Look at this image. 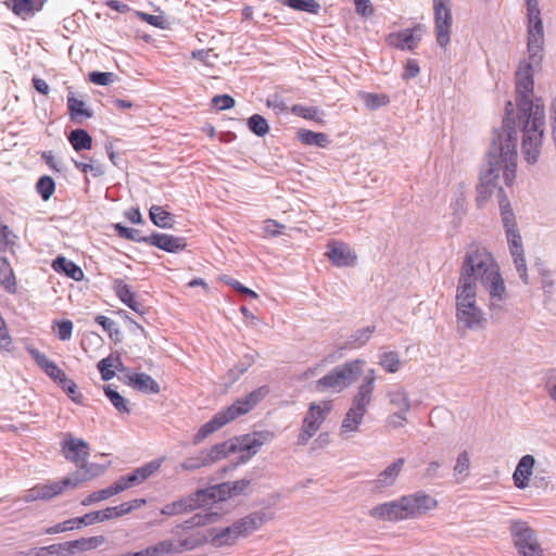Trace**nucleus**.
<instances>
[{
    "label": "nucleus",
    "mask_w": 556,
    "mask_h": 556,
    "mask_svg": "<svg viewBox=\"0 0 556 556\" xmlns=\"http://www.w3.org/2000/svg\"><path fill=\"white\" fill-rule=\"evenodd\" d=\"M478 285L488 295V309L492 319L505 313L508 291L500 265L482 247H471L463 261L456 287V320L460 329L479 330L486 326V317L477 303Z\"/></svg>",
    "instance_id": "obj_1"
},
{
    "label": "nucleus",
    "mask_w": 556,
    "mask_h": 556,
    "mask_svg": "<svg viewBox=\"0 0 556 556\" xmlns=\"http://www.w3.org/2000/svg\"><path fill=\"white\" fill-rule=\"evenodd\" d=\"M540 66L528 60L520 63L516 73L518 125L522 127L521 154L529 165L539 161L545 126L543 101L532 100L533 74Z\"/></svg>",
    "instance_id": "obj_2"
},
{
    "label": "nucleus",
    "mask_w": 556,
    "mask_h": 556,
    "mask_svg": "<svg viewBox=\"0 0 556 556\" xmlns=\"http://www.w3.org/2000/svg\"><path fill=\"white\" fill-rule=\"evenodd\" d=\"M506 113L501 129L493 134L492 142L488 152V167L481 172V184L479 186L480 199H486L495 188V180L503 169L504 180L510 186L516 177L517 167V128L511 117L513 103L507 102Z\"/></svg>",
    "instance_id": "obj_3"
},
{
    "label": "nucleus",
    "mask_w": 556,
    "mask_h": 556,
    "mask_svg": "<svg viewBox=\"0 0 556 556\" xmlns=\"http://www.w3.org/2000/svg\"><path fill=\"white\" fill-rule=\"evenodd\" d=\"M269 389L266 386L260 387L248 395L238 399L232 405L228 406L214 415V417L205 422L193 437V444L198 445L208 435L223 428L237 417L252 410L267 394Z\"/></svg>",
    "instance_id": "obj_4"
},
{
    "label": "nucleus",
    "mask_w": 556,
    "mask_h": 556,
    "mask_svg": "<svg viewBox=\"0 0 556 556\" xmlns=\"http://www.w3.org/2000/svg\"><path fill=\"white\" fill-rule=\"evenodd\" d=\"M375 376L374 370L370 369L364 377L357 393L353 399L352 406L345 414L342 425L340 427L339 435L342 440H349L353 433L358 431V427L367 412V407L371 402L374 391Z\"/></svg>",
    "instance_id": "obj_5"
},
{
    "label": "nucleus",
    "mask_w": 556,
    "mask_h": 556,
    "mask_svg": "<svg viewBox=\"0 0 556 556\" xmlns=\"http://www.w3.org/2000/svg\"><path fill=\"white\" fill-rule=\"evenodd\" d=\"M268 520L262 511L252 513L226 528H212L207 530L208 542L216 547L230 546L241 536H248L261 528Z\"/></svg>",
    "instance_id": "obj_6"
},
{
    "label": "nucleus",
    "mask_w": 556,
    "mask_h": 556,
    "mask_svg": "<svg viewBox=\"0 0 556 556\" xmlns=\"http://www.w3.org/2000/svg\"><path fill=\"white\" fill-rule=\"evenodd\" d=\"M437 506V501L422 492L401 497L399 501L384 503V518L399 521L417 518Z\"/></svg>",
    "instance_id": "obj_7"
},
{
    "label": "nucleus",
    "mask_w": 556,
    "mask_h": 556,
    "mask_svg": "<svg viewBox=\"0 0 556 556\" xmlns=\"http://www.w3.org/2000/svg\"><path fill=\"white\" fill-rule=\"evenodd\" d=\"M364 364L363 361L355 359L337 366L328 375L316 381L315 390L320 393H339L343 391L363 375Z\"/></svg>",
    "instance_id": "obj_8"
},
{
    "label": "nucleus",
    "mask_w": 556,
    "mask_h": 556,
    "mask_svg": "<svg viewBox=\"0 0 556 556\" xmlns=\"http://www.w3.org/2000/svg\"><path fill=\"white\" fill-rule=\"evenodd\" d=\"M332 409L331 402H321L319 404L312 403L303 419L300 433L298 435V444L305 445L317 433L320 426Z\"/></svg>",
    "instance_id": "obj_9"
},
{
    "label": "nucleus",
    "mask_w": 556,
    "mask_h": 556,
    "mask_svg": "<svg viewBox=\"0 0 556 556\" xmlns=\"http://www.w3.org/2000/svg\"><path fill=\"white\" fill-rule=\"evenodd\" d=\"M410 409V402L407 394L401 390L388 392L387 410L389 416L387 418V427L391 429L402 428L406 425V414Z\"/></svg>",
    "instance_id": "obj_10"
},
{
    "label": "nucleus",
    "mask_w": 556,
    "mask_h": 556,
    "mask_svg": "<svg viewBox=\"0 0 556 556\" xmlns=\"http://www.w3.org/2000/svg\"><path fill=\"white\" fill-rule=\"evenodd\" d=\"M434 25L437 42L441 48H446L452 33L451 0H433Z\"/></svg>",
    "instance_id": "obj_11"
},
{
    "label": "nucleus",
    "mask_w": 556,
    "mask_h": 556,
    "mask_svg": "<svg viewBox=\"0 0 556 556\" xmlns=\"http://www.w3.org/2000/svg\"><path fill=\"white\" fill-rule=\"evenodd\" d=\"M505 232H506L509 251L513 256L516 270H517L520 279L523 281V283L528 285L529 276H528L527 263H526V258H525L521 236L518 231V228L509 229V230H506Z\"/></svg>",
    "instance_id": "obj_12"
},
{
    "label": "nucleus",
    "mask_w": 556,
    "mask_h": 556,
    "mask_svg": "<svg viewBox=\"0 0 556 556\" xmlns=\"http://www.w3.org/2000/svg\"><path fill=\"white\" fill-rule=\"evenodd\" d=\"M544 30L542 21L528 22V53L532 64H542Z\"/></svg>",
    "instance_id": "obj_13"
},
{
    "label": "nucleus",
    "mask_w": 556,
    "mask_h": 556,
    "mask_svg": "<svg viewBox=\"0 0 556 556\" xmlns=\"http://www.w3.org/2000/svg\"><path fill=\"white\" fill-rule=\"evenodd\" d=\"M422 37L421 26L406 28L399 33H392L388 36L387 41L390 46L401 50H414Z\"/></svg>",
    "instance_id": "obj_14"
},
{
    "label": "nucleus",
    "mask_w": 556,
    "mask_h": 556,
    "mask_svg": "<svg viewBox=\"0 0 556 556\" xmlns=\"http://www.w3.org/2000/svg\"><path fill=\"white\" fill-rule=\"evenodd\" d=\"M62 447L65 458L76 465L83 464L89 456L88 443L83 439L73 438L71 434H67Z\"/></svg>",
    "instance_id": "obj_15"
},
{
    "label": "nucleus",
    "mask_w": 556,
    "mask_h": 556,
    "mask_svg": "<svg viewBox=\"0 0 556 556\" xmlns=\"http://www.w3.org/2000/svg\"><path fill=\"white\" fill-rule=\"evenodd\" d=\"M509 531L518 552L538 541L535 531L526 521H511Z\"/></svg>",
    "instance_id": "obj_16"
},
{
    "label": "nucleus",
    "mask_w": 556,
    "mask_h": 556,
    "mask_svg": "<svg viewBox=\"0 0 556 556\" xmlns=\"http://www.w3.org/2000/svg\"><path fill=\"white\" fill-rule=\"evenodd\" d=\"M326 255L338 267L353 266L356 263V254L342 242H330L327 245Z\"/></svg>",
    "instance_id": "obj_17"
},
{
    "label": "nucleus",
    "mask_w": 556,
    "mask_h": 556,
    "mask_svg": "<svg viewBox=\"0 0 556 556\" xmlns=\"http://www.w3.org/2000/svg\"><path fill=\"white\" fill-rule=\"evenodd\" d=\"M535 466L534 456L527 454L523 455L513 473L514 484L519 490H525L530 485V479L533 476Z\"/></svg>",
    "instance_id": "obj_18"
},
{
    "label": "nucleus",
    "mask_w": 556,
    "mask_h": 556,
    "mask_svg": "<svg viewBox=\"0 0 556 556\" xmlns=\"http://www.w3.org/2000/svg\"><path fill=\"white\" fill-rule=\"evenodd\" d=\"M146 243L156 247L169 253L182 251L186 247V240L181 237H175L167 233H153L148 236Z\"/></svg>",
    "instance_id": "obj_19"
},
{
    "label": "nucleus",
    "mask_w": 556,
    "mask_h": 556,
    "mask_svg": "<svg viewBox=\"0 0 556 556\" xmlns=\"http://www.w3.org/2000/svg\"><path fill=\"white\" fill-rule=\"evenodd\" d=\"M63 491L59 481H54L48 484H37L34 488L26 491L22 500L25 503H30L39 500L49 501L60 494Z\"/></svg>",
    "instance_id": "obj_20"
},
{
    "label": "nucleus",
    "mask_w": 556,
    "mask_h": 556,
    "mask_svg": "<svg viewBox=\"0 0 556 556\" xmlns=\"http://www.w3.org/2000/svg\"><path fill=\"white\" fill-rule=\"evenodd\" d=\"M126 383L132 389L146 393L157 394L160 392V384L148 374L144 372H130L127 371Z\"/></svg>",
    "instance_id": "obj_21"
},
{
    "label": "nucleus",
    "mask_w": 556,
    "mask_h": 556,
    "mask_svg": "<svg viewBox=\"0 0 556 556\" xmlns=\"http://www.w3.org/2000/svg\"><path fill=\"white\" fill-rule=\"evenodd\" d=\"M114 290L118 299L134 312L139 315H143L146 313V307L138 300L137 293L134 292L124 280L116 279L114 281Z\"/></svg>",
    "instance_id": "obj_22"
},
{
    "label": "nucleus",
    "mask_w": 556,
    "mask_h": 556,
    "mask_svg": "<svg viewBox=\"0 0 556 556\" xmlns=\"http://www.w3.org/2000/svg\"><path fill=\"white\" fill-rule=\"evenodd\" d=\"M199 507H202V503L200 497L197 496V492L190 494L187 497H182L178 501L166 504L161 513L166 516H175L186 513L188 510H193Z\"/></svg>",
    "instance_id": "obj_23"
},
{
    "label": "nucleus",
    "mask_w": 556,
    "mask_h": 556,
    "mask_svg": "<svg viewBox=\"0 0 556 556\" xmlns=\"http://www.w3.org/2000/svg\"><path fill=\"white\" fill-rule=\"evenodd\" d=\"M197 496L200 497L202 506H205L211 502L225 501L233 495L230 489V482H224L207 489L198 490Z\"/></svg>",
    "instance_id": "obj_24"
},
{
    "label": "nucleus",
    "mask_w": 556,
    "mask_h": 556,
    "mask_svg": "<svg viewBox=\"0 0 556 556\" xmlns=\"http://www.w3.org/2000/svg\"><path fill=\"white\" fill-rule=\"evenodd\" d=\"M67 109L71 119L77 124L93 116V112L87 108L86 102L76 98L73 93L67 97Z\"/></svg>",
    "instance_id": "obj_25"
},
{
    "label": "nucleus",
    "mask_w": 556,
    "mask_h": 556,
    "mask_svg": "<svg viewBox=\"0 0 556 556\" xmlns=\"http://www.w3.org/2000/svg\"><path fill=\"white\" fill-rule=\"evenodd\" d=\"M103 535H96L89 538H79L77 540L67 541L70 554L75 555L76 553H85L93 551L105 543Z\"/></svg>",
    "instance_id": "obj_26"
},
{
    "label": "nucleus",
    "mask_w": 556,
    "mask_h": 556,
    "mask_svg": "<svg viewBox=\"0 0 556 556\" xmlns=\"http://www.w3.org/2000/svg\"><path fill=\"white\" fill-rule=\"evenodd\" d=\"M71 549L68 548L67 541L63 543H55L45 547L33 548L28 552H17L13 556H68Z\"/></svg>",
    "instance_id": "obj_27"
},
{
    "label": "nucleus",
    "mask_w": 556,
    "mask_h": 556,
    "mask_svg": "<svg viewBox=\"0 0 556 556\" xmlns=\"http://www.w3.org/2000/svg\"><path fill=\"white\" fill-rule=\"evenodd\" d=\"M238 450L235 445V440L226 441L212 446L208 451H203L206 463L210 465L226 458L229 454L236 453Z\"/></svg>",
    "instance_id": "obj_28"
},
{
    "label": "nucleus",
    "mask_w": 556,
    "mask_h": 556,
    "mask_svg": "<svg viewBox=\"0 0 556 556\" xmlns=\"http://www.w3.org/2000/svg\"><path fill=\"white\" fill-rule=\"evenodd\" d=\"M52 267L56 273H64L68 278L76 281H80L84 278L83 269L63 256L56 257L52 263Z\"/></svg>",
    "instance_id": "obj_29"
},
{
    "label": "nucleus",
    "mask_w": 556,
    "mask_h": 556,
    "mask_svg": "<svg viewBox=\"0 0 556 556\" xmlns=\"http://www.w3.org/2000/svg\"><path fill=\"white\" fill-rule=\"evenodd\" d=\"M162 465V459L152 460L140 468L135 469L131 473L127 475V480L132 485H138L156 472Z\"/></svg>",
    "instance_id": "obj_30"
},
{
    "label": "nucleus",
    "mask_w": 556,
    "mask_h": 556,
    "mask_svg": "<svg viewBox=\"0 0 556 556\" xmlns=\"http://www.w3.org/2000/svg\"><path fill=\"white\" fill-rule=\"evenodd\" d=\"M46 0H13L10 8L17 16L26 18L41 10Z\"/></svg>",
    "instance_id": "obj_31"
},
{
    "label": "nucleus",
    "mask_w": 556,
    "mask_h": 556,
    "mask_svg": "<svg viewBox=\"0 0 556 556\" xmlns=\"http://www.w3.org/2000/svg\"><path fill=\"white\" fill-rule=\"evenodd\" d=\"M68 141L75 151L90 150L92 147L91 136L81 128L74 129L68 135Z\"/></svg>",
    "instance_id": "obj_32"
},
{
    "label": "nucleus",
    "mask_w": 556,
    "mask_h": 556,
    "mask_svg": "<svg viewBox=\"0 0 556 556\" xmlns=\"http://www.w3.org/2000/svg\"><path fill=\"white\" fill-rule=\"evenodd\" d=\"M78 469L71 476H67L59 481L63 492L67 489H77L84 482L90 481L87 476V471L81 464L77 465Z\"/></svg>",
    "instance_id": "obj_33"
},
{
    "label": "nucleus",
    "mask_w": 556,
    "mask_h": 556,
    "mask_svg": "<svg viewBox=\"0 0 556 556\" xmlns=\"http://www.w3.org/2000/svg\"><path fill=\"white\" fill-rule=\"evenodd\" d=\"M298 137L301 140V142L306 146L325 148L330 143V140L326 134L315 132L307 129H300L298 131Z\"/></svg>",
    "instance_id": "obj_34"
},
{
    "label": "nucleus",
    "mask_w": 556,
    "mask_h": 556,
    "mask_svg": "<svg viewBox=\"0 0 556 556\" xmlns=\"http://www.w3.org/2000/svg\"><path fill=\"white\" fill-rule=\"evenodd\" d=\"M151 222L160 228H173V215L160 205H152L149 211Z\"/></svg>",
    "instance_id": "obj_35"
},
{
    "label": "nucleus",
    "mask_w": 556,
    "mask_h": 556,
    "mask_svg": "<svg viewBox=\"0 0 556 556\" xmlns=\"http://www.w3.org/2000/svg\"><path fill=\"white\" fill-rule=\"evenodd\" d=\"M205 542H208V533L203 534L201 532H195L187 536H180L177 547L179 553H182L185 551H192Z\"/></svg>",
    "instance_id": "obj_36"
},
{
    "label": "nucleus",
    "mask_w": 556,
    "mask_h": 556,
    "mask_svg": "<svg viewBox=\"0 0 556 556\" xmlns=\"http://www.w3.org/2000/svg\"><path fill=\"white\" fill-rule=\"evenodd\" d=\"M470 465L471 463L468 452L464 451L459 453L453 468V473L457 483L464 482L468 478Z\"/></svg>",
    "instance_id": "obj_37"
},
{
    "label": "nucleus",
    "mask_w": 556,
    "mask_h": 556,
    "mask_svg": "<svg viewBox=\"0 0 556 556\" xmlns=\"http://www.w3.org/2000/svg\"><path fill=\"white\" fill-rule=\"evenodd\" d=\"M235 445L238 452L249 453L247 457H242V460L249 459L252 455L256 454L261 447V444L256 442V438L252 433L235 439Z\"/></svg>",
    "instance_id": "obj_38"
},
{
    "label": "nucleus",
    "mask_w": 556,
    "mask_h": 556,
    "mask_svg": "<svg viewBox=\"0 0 556 556\" xmlns=\"http://www.w3.org/2000/svg\"><path fill=\"white\" fill-rule=\"evenodd\" d=\"M0 285L9 292L15 291V276L7 257H0Z\"/></svg>",
    "instance_id": "obj_39"
},
{
    "label": "nucleus",
    "mask_w": 556,
    "mask_h": 556,
    "mask_svg": "<svg viewBox=\"0 0 556 556\" xmlns=\"http://www.w3.org/2000/svg\"><path fill=\"white\" fill-rule=\"evenodd\" d=\"M104 393L118 413L130 414L131 409L127 399L113 390L110 386L104 387Z\"/></svg>",
    "instance_id": "obj_40"
},
{
    "label": "nucleus",
    "mask_w": 556,
    "mask_h": 556,
    "mask_svg": "<svg viewBox=\"0 0 556 556\" xmlns=\"http://www.w3.org/2000/svg\"><path fill=\"white\" fill-rule=\"evenodd\" d=\"M110 519H112L111 510L108 507L103 510L90 511L88 514H85L84 516L79 517L78 522L80 523V527H87Z\"/></svg>",
    "instance_id": "obj_41"
},
{
    "label": "nucleus",
    "mask_w": 556,
    "mask_h": 556,
    "mask_svg": "<svg viewBox=\"0 0 556 556\" xmlns=\"http://www.w3.org/2000/svg\"><path fill=\"white\" fill-rule=\"evenodd\" d=\"M151 552L153 556H169L179 554L177 544L172 540H163L154 545H151Z\"/></svg>",
    "instance_id": "obj_42"
},
{
    "label": "nucleus",
    "mask_w": 556,
    "mask_h": 556,
    "mask_svg": "<svg viewBox=\"0 0 556 556\" xmlns=\"http://www.w3.org/2000/svg\"><path fill=\"white\" fill-rule=\"evenodd\" d=\"M248 127L258 137H263L269 131V125L266 118L258 114H254L248 119Z\"/></svg>",
    "instance_id": "obj_43"
},
{
    "label": "nucleus",
    "mask_w": 556,
    "mask_h": 556,
    "mask_svg": "<svg viewBox=\"0 0 556 556\" xmlns=\"http://www.w3.org/2000/svg\"><path fill=\"white\" fill-rule=\"evenodd\" d=\"M218 518V514L216 513H205V514H195L191 519L186 520L182 525V529H191L192 527L197 526H205L207 523H212L216 521Z\"/></svg>",
    "instance_id": "obj_44"
},
{
    "label": "nucleus",
    "mask_w": 556,
    "mask_h": 556,
    "mask_svg": "<svg viewBox=\"0 0 556 556\" xmlns=\"http://www.w3.org/2000/svg\"><path fill=\"white\" fill-rule=\"evenodd\" d=\"M404 464L405 458L400 457L387 468H384V488L394 484L397 476L402 471Z\"/></svg>",
    "instance_id": "obj_45"
},
{
    "label": "nucleus",
    "mask_w": 556,
    "mask_h": 556,
    "mask_svg": "<svg viewBox=\"0 0 556 556\" xmlns=\"http://www.w3.org/2000/svg\"><path fill=\"white\" fill-rule=\"evenodd\" d=\"M36 190L41 198L47 201L49 200L55 190V182L50 176H42L36 184Z\"/></svg>",
    "instance_id": "obj_46"
},
{
    "label": "nucleus",
    "mask_w": 556,
    "mask_h": 556,
    "mask_svg": "<svg viewBox=\"0 0 556 556\" xmlns=\"http://www.w3.org/2000/svg\"><path fill=\"white\" fill-rule=\"evenodd\" d=\"M291 112L305 119L315 121L317 123L323 122L320 118L319 110L316 106H304L301 104H295L291 108Z\"/></svg>",
    "instance_id": "obj_47"
},
{
    "label": "nucleus",
    "mask_w": 556,
    "mask_h": 556,
    "mask_svg": "<svg viewBox=\"0 0 556 556\" xmlns=\"http://www.w3.org/2000/svg\"><path fill=\"white\" fill-rule=\"evenodd\" d=\"M114 229L118 237L136 242H146V239L148 237L142 236L140 230L125 227L122 224H115Z\"/></svg>",
    "instance_id": "obj_48"
},
{
    "label": "nucleus",
    "mask_w": 556,
    "mask_h": 556,
    "mask_svg": "<svg viewBox=\"0 0 556 556\" xmlns=\"http://www.w3.org/2000/svg\"><path fill=\"white\" fill-rule=\"evenodd\" d=\"M79 517H75L68 520H65L63 522H60L55 526L47 528L43 533L45 534H56L62 533L65 531L74 530V529H80V523L78 522Z\"/></svg>",
    "instance_id": "obj_49"
},
{
    "label": "nucleus",
    "mask_w": 556,
    "mask_h": 556,
    "mask_svg": "<svg viewBox=\"0 0 556 556\" xmlns=\"http://www.w3.org/2000/svg\"><path fill=\"white\" fill-rule=\"evenodd\" d=\"M208 466V464L206 463V459H205V456L203 454V451H201L197 456L194 457H189L187 459H185L181 464H180V467L184 469V470H195V469H199V468H202V467H206Z\"/></svg>",
    "instance_id": "obj_50"
},
{
    "label": "nucleus",
    "mask_w": 556,
    "mask_h": 556,
    "mask_svg": "<svg viewBox=\"0 0 556 556\" xmlns=\"http://www.w3.org/2000/svg\"><path fill=\"white\" fill-rule=\"evenodd\" d=\"M112 365H113L112 364V355L108 356L105 358H102L98 363V369L101 374L102 380L109 381L115 377V370Z\"/></svg>",
    "instance_id": "obj_51"
},
{
    "label": "nucleus",
    "mask_w": 556,
    "mask_h": 556,
    "mask_svg": "<svg viewBox=\"0 0 556 556\" xmlns=\"http://www.w3.org/2000/svg\"><path fill=\"white\" fill-rule=\"evenodd\" d=\"M403 365L396 352L384 353V370L389 372H396Z\"/></svg>",
    "instance_id": "obj_52"
},
{
    "label": "nucleus",
    "mask_w": 556,
    "mask_h": 556,
    "mask_svg": "<svg viewBox=\"0 0 556 556\" xmlns=\"http://www.w3.org/2000/svg\"><path fill=\"white\" fill-rule=\"evenodd\" d=\"M89 79L94 85L108 86L114 80V74L111 72H91Z\"/></svg>",
    "instance_id": "obj_53"
},
{
    "label": "nucleus",
    "mask_w": 556,
    "mask_h": 556,
    "mask_svg": "<svg viewBox=\"0 0 556 556\" xmlns=\"http://www.w3.org/2000/svg\"><path fill=\"white\" fill-rule=\"evenodd\" d=\"M111 496H112L111 492H110L109 488H106V489L93 492V493L89 494L88 496H86L81 501V505L83 506H89V505H92L94 503H99L101 501L108 500Z\"/></svg>",
    "instance_id": "obj_54"
},
{
    "label": "nucleus",
    "mask_w": 556,
    "mask_h": 556,
    "mask_svg": "<svg viewBox=\"0 0 556 556\" xmlns=\"http://www.w3.org/2000/svg\"><path fill=\"white\" fill-rule=\"evenodd\" d=\"M532 485L536 489H547L551 482L549 476L544 470L536 469L532 477Z\"/></svg>",
    "instance_id": "obj_55"
},
{
    "label": "nucleus",
    "mask_w": 556,
    "mask_h": 556,
    "mask_svg": "<svg viewBox=\"0 0 556 556\" xmlns=\"http://www.w3.org/2000/svg\"><path fill=\"white\" fill-rule=\"evenodd\" d=\"M30 355L36 361V363L40 366L43 371H48L50 366L54 364V362L50 361L43 353L39 352L37 349H28Z\"/></svg>",
    "instance_id": "obj_56"
},
{
    "label": "nucleus",
    "mask_w": 556,
    "mask_h": 556,
    "mask_svg": "<svg viewBox=\"0 0 556 556\" xmlns=\"http://www.w3.org/2000/svg\"><path fill=\"white\" fill-rule=\"evenodd\" d=\"M15 236L8 226L0 224V249L5 250L13 244Z\"/></svg>",
    "instance_id": "obj_57"
},
{
    "label": "nucleus",
    "mask_w": 556,
    "mask_h": 556,
    "mask_svg": "<svg viewBox=\"0 0 556 556\" xmlns=\"http://www.w3.org/2000/svg\"><path fill=\"white\" fill-rule=\"evenodd\" d=\"M213 104L218 110H229L235 106V100L228 94H219L213 98Z\"/></svg>",
    "instance_id": "obj_58"
},
{
    "label": "nucleus",
    "mask_w": 556,
    "mask_h": 556,
    "mask_svg": "<svg viewBox=\"0 0 556 556\" xmlns=\"http://www.w3.org/2000/svg\"><path fill=\"white\" fill-rule=\"evenodd\" d=\"M358 96L364 101L366 108L369 110H377L381 105L380 98L376 93L359 92Z\"/></svg>",
    "instance_id": "obj_59"
},
{
    "label": "nucleus",
    "mask_w": 556,
    "mask_h": 556,
    "mask_svg": "<svg viewBox=\"0 0 556 556\" xmlns=\"http://www.w3.org/2000/svg\"><path fill=\"white\" fill-rule=\"evenodd\" d=\"M528 22L542 21L538 0H526Z\"/></svg>",
    "instance_id": "obj_60"
},
{
    "label": "nucleus",
    "mask_w": 556,
    "mask_h": 556,
    "mask_svg": "<svg viewBox=\"0 0 556 556\" xmlns=\"http://www.w3.org/2000/svg\"><path fill=\"white\" fill-rule=\"evenodd\" d=\"M81 465L86 469L87 476L90 478V480L101 476L106 469V467L103 465L88 463L87 460H85Z\"/></svg>",
    "instance_id": "obj_61"
},
{
    "label": "nucleus",
    "mask_w": 556,
    "mask_h": 556,
    "mask_svg": "<svg viewBox=\"0 0 556 556\" xmlns=\"http://www.w3.org/2000/svg\"><path fill=\"white\" fill-rule=\"evenodd\" d=\"M58 336L62 341L70 340L73 333V323L71 320H64L58 323Z\"/></svg>",
    "instance_id": "obj_62"
},
{
    "label": "nucleus",
    "mask_w": 556,
    "mask_h": 556,
    "mask_svg": "<svg viewBox=\"0 0 556 556\" xmlns=\"http://www.w3.org/2000/svg\"><path fill=\"white\" fill-rule=\"evenodd\" d=\"M131 486H134V485L127 480V476H123L114 484L109 486V490L111 492V495L113 496V495H116V494L131 488Z\"/></svg>",
    "instance_id": "obj_63"
},
{
    "label": "nucleus",
    "mask_w": 556,
    "mask_h": 556,
    "mask_svg": "<svg viewBox=\"0 0 556 556\" xmlns=\"http://www.w3.org/2000/svg\"><path fill=\"white\" fill-rule=\"evenodd\" d=\"M521 556H544L543 549L539 541L529 544L523 549L518 552Z\"/></svg>",
    "instance_id": "obj_64"
}]
</instances>
